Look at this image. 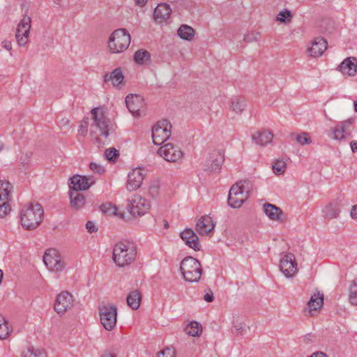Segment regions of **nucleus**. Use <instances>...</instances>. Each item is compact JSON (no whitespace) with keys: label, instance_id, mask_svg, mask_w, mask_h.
Instances as JSON below:
<instances>
[{"label":"nucleus","instance_id":"obj_1","mask_svg":"<svg viewBox=\"0 0 357 357\" xmlns=\"http://www.w3.org/2000/svg\"><path fill=\"white\" fill-rule=\"evenodd\" d=\"M44 211L38 203L29 202L22 206L20 218L22 227L26 230L37 228L43 221Z\"/></svg>","mask_w":357,"mask_h":357},{"label":"nucleus","instance_id":"obj_2","mask_svg":"<svg viewBox=\"0 0 357 357\" xmlns=\"http://www.w3.org/2000/svg\"><path fill=\"white\" fill-rule=\"evenodd\" d=\"M130 40V35L126 29H117L109 37L108 50L112 54L122 53L128 48Z\"/></svg>","mask_w":357,"mask_h":357},{"label":"nucleus","instance_id":"obj_3","mask_svg":"<svg viewBox=\"0 0 357 357\" xmlns=\"http://www.w3.org/2000/svg\"><path fill=\"white\" fill-rule=\"evenodd\" d=\"M180 271L186 282H197L202 274L201 263L192 257H185L180 264Z\"/></svg>","mask_w":357,"mask_h":357},{"label":"nucleus","instance_id":"obj_4","mask_svg":"<svg viewBox=\"0 0 357 357\" xmlns=\"http://www.w3.org/2000/svg\"><path fill=\"white\" fill-rule=\"evenodd\" d=\"M136 256L135 248L122 242L115 244L113 248V260L119 267L130 264Z\"/></svg>","mask_w":357,"mask_h":357},{"label":"nucleus","instance_id":"obj_5","mask_svg":"<svg viewBox=\"0 0 357 357\" xmlns=\"http://www.w3.org/2000/svg\"><path fill=\"white\" fill-rule=\"evenodd\" d=\"M91 113L93 119L92 126L96 129L100 136L107 138L113 130V125L105 116L104 109L101 107H96L91 110Z\"/></svg>","mask_w":357,"mask_h":357},{"label":"nucleus","instance_id":"obj_6","mask_svg":"<svg viewBox=\"0 0 357 357\" xmlns=\"http://www.w3.org/2000/svg\"><path fill=\"white\" fill-rule=\"evenodd\" d=\"M354 123V119L352 118L338 122L331 129V138L340 143L345 142L352 136L351 128Z\"/></svg>","mask_w":357,"mask_h":357},{"label":"nucleus","instance_id":"obj_7","mask_svg":"<svg viewBox=\"0 0 357 357\" xmlns=\"http://www.w3.org/2000/svg\"><path fill=\"white\" fill-rule=\"evenodd\" d=\"M100 321L107 331L113 330L116 326L117 307L113 304L99 307Z\"/></svg>","mask_w":357,"mask_h":357},{"label":"nucleus","instance_id":"obj_8","mask_svg":"<svg viewBox=\"0 0 357 357\" xmlns=\"http://www.w3.org/2000/svg\"><path fill=\"white\" fill-rule=\"evenodd\" d=\"M245 183L239 182L231 188L228 195V204L230 207L239 208L248 199L249 193L245 190Z\"/></svg>","mask_w":357,"mask_h":357},{"label":"nucleus","instance_id":"obj_9","mask_svg":"<svg viewBox=\"0 0 357 357\" xmlns=\"http://www.w3.org/2000/svg\"><path fill=\"white\" fill-rule=\"evenodd\" d=\"M172 125L165 119L158 121L152 128L151 135L155 145L163 144L171 136Z\"/></svg>","mask_w":357,"mask_h":357},{"label":"nucleus","instance_id":"obj_10","mask_svg":"<svg viewBox=\"0 0 357 357\" xmlns=\"http://www.w3.org/2000/svg\"><path fill=\"white\" fill-rule=\"evenodd\" d=\"M31 18L24 15L17 25L15 38L20 47H25L29 41Z\"/></svg>","mask_w":357,"mask_h":357},{"label":"nucleus","instance_id":"obj_11","mask_svg":"<svg viewBox=\"0 0 357 357\" xmlns=\"http://www.w3.org/2000/svg\"><path fill=\"white\" fill-rule=\"evenodd\" d=\"M130 213L133 216H141L144 215L150 209V202L145 198L135 195L128 205Z\"/></svg>","mask_w":357,"mask_h":357},{"label":"nucleus","instance_id":"obj_12","mask_svg":"<svg viewBox=\"0 0 357 357\" xmlns=\"http://www.w3.org/2000/svg\"><path fill=\"white\" fill-rule=\"evenodd\" d=\"M94 183L95 179L93 176L76 174L70 178L68 185L70 191H76L79 192V191L88 190Z\"/></svg>","mask_w":357,"mask_h":357},{"label":"nucleus","instance_id":"obj_13","mask_svg":"<svg viewBox=\"0 0 357 357\" xmlns=\"http://www.w3.org/2000/svg\"><path fill=\"white\" fill-rule=\"evenodd\" d=\"M280 269L287 278L294 277L298 272L295 256L291 253L282 255L280 260Z\"/></svg>","mask_w":357,"mask_h":357},{"label":"nucleus","instance_id":"obj_14","mask_svg":"<svg viewBox=\"0 0 357 357\" xmlns=\"http://www.w3.org/2000/svg\"><path fill=\"white\" fill-rule=\"evenodd\" d=\"M158 153L168 162H175L181 160L183 153L181 149L172 143H167L161 146Z\"/></svg>","mask_w":357,"mask_h":357},{"label":"nucleus","instance_id":"obj_15","mask_svg":"<svg viewBox=\"0 0 357 357\" xmlns=\"http://www.w3.org/2000/svg\"><path fill=\"white\" fill-rule=\"evenodd\" d=\"M43 261L49 270L54 272H60L65 267L64 262L58 255L56 250H48L43 256Z\"/></svg>","mask_w":357,"mask_h":357},{"label":"nucleus","instance_id":"obj_16","mask_svg":"<svg viewBox=\"0 0 357 357\" xmlns=\"http://www.w3.org/2000/svg\"><path fill=\"white\" fill-rule=\"evenodd\" d=\"M73 305V296L68 291L61 292L54 303V310L57 314H64Z\"/></svg>","mask_w":357,"mask_h":357},{"label":"nucleus","instance_id":"obj_17","mask_svg":"<svg viewBox=\"0 0 357 357\" xmlns=\"http://www.w3.org/2000/svg\"><path fill=\"white\" fill-rule=\"evenodd\" d=\"M144 174L145 170L139 167L130 171L128 175L126 188L129 191H133L140 188L144 178Z\"/></svg>","mask_w":357,"mask_h":357},{"label":"nucleus","instance_id":"obj_18","mask_svg":"<svg viewBox=\"0 0 357 357\" xmlns=\"http://www.w3.org/2000/svg\"><path fill=\"white\" fill-rule=\"evenodd\" d=\"M215 223L211 217L204 215L200 218L196 224V231L199 235L206 236L213 231Z\"/></svg>","mask_w":357,"mask_h":357},{"label":"nucleus","instance_id":"obj_19","mask_svg":"<svg viewBox=\"0 0 357 357\" xmlns=\"http://www.w3.org/2000/svg\"><path fill=\"white\" fill-rule=\"evenodd\" d=\"M324 305V294L319 291H315L307 303V309L311 316L314 312L319 311Z\"/></svg>","mask_w":357,"mask_h":357},{"label":"nucleus","instance_id":"obj_20","mask_svg":"<svg viewBox=\"0 0 357 357\" xmlns=\"http://www.w3.org/2000/svg\"><path fill=\"white\" fill-rule=\"evenodd\" d=\"M263 211L268 219L272 221L282 222L284 220L283 211L274 204L265 203L263 205Z\"/></svg>","mask_w":357,"mask_h":357},{"label":"nucleus","instance_id":"obj_21","mask_svg":"<svg viewBox=\"0 0 357 357\" xmlns=\"http://www.w3.org/2000/svg\"><path fill=\"white\" fill-rule=\"evenodd\" d=\"M181 238L189 248L195 251L200 250L199 238L192 229H185L181 233Z\"/></svg>","mask_w":357,"mask_h":357},{"label":"nucleus","instance_id":"obj_22","mask_svg":"<svg viewBox=\"0 0 357 357\" xmlns=\"http://www.w3.org/2000/svg\"><path fill=\"white\" fill-rule=\"evenodd\" d=\"M127 108L133 116H139L143 107V98L139 95H128L126 98Z\"/></svg>","mask_w":357,"mask_h":357},{"label":"nucleus","instance_id":"obj_23","mask_svg":"<svg viewBox=\"0 0 357 357\" xmlns=\"http://www.w3.org/2000/svg\"><path fill=\"white\" fill-rule=\"evenodd\" d=\"M172 13V9L167 3H159L153 11L154 20L161 24L169 19Z\"/></svg>","mask_w":357,"mask_h":357},{"label":"nucleus","instance_id":"obj_24","mask_svg":"<svg viewBox=\"0 0 357 357\" xmlns=\"http://www.w3.org/2000/svg\"><path fill=\"white\" fill-rule=\"evenodd\" d=\"M225 160L224 153L220 150L213 151L208 159V170L215 172L219 170Z\"/></svg>","mask_w":357,"mask_h":357},{"label":"nucleus","instance_id":"obj_25","mask_svg":"<svg viewBox=\"0 0 357 357\" xmlns=\"http://www.w3.org/2000/svg\"><path fill=\"white\" fill-rule=\"evenodd\" d=\"M327 48V42L323 38H316L307 48V52L312 57H319Z\"/></svg>","mask_w":357,"mask_h":357},{"label":"nucleus","instance_id":"obj_26","mask_svg":"<svg viewBox=\"0 0 357 357\" xmlns=\"http://www.w3.org/2000/svg\"><path fill=\"white\" fill-rule=\"evenodd\" d=\"M338 70L344 75L355 76L357 73V59L355 57L345 59L338 66Z\"/></svg>","mask_w":357,"mask_h":357},{"label":"nucleus","instance_id":"obj_27","mask_svg":"<svg viewBox=\"0 0 357 357\" xmlns=\"http://www.w3.org/2000/svg\"><path fill=\"white\" fill-rule=\"evenodd\" d=\"M124 76L121 68H115L110 74H106L104 76V81L107 82L111 81L112 85L116 88H121L123 84Z\"/></svg>","mask_w":357,"mask_h":357},{"label":"nucleus","instance_id":"obj_28","mask_svg":"<svg viewBox=\"0 0 357 357\" xmlns=\"http://www.w3.org/2000/svg\"><path fill=\"white\" fill-rule=\"evenodd\" d=\"M273 138V134L268 130L257 132L252 135V139L257 144L266 146L271 143Z\"/></svg>","mask_w":357,"mask_h":357},{"label":"nucleus","instance_id":"obj_29","mask_svg":"<svg viewBox=\"0 0 357 357\" xmlns=\"http://www.w3.org/2000/svg\"><path fill=\"white\" fill-rule=\"evenodd\" d=\"M69 197L70 206L73 208L78 210L85 205L86 198L82 194L76 191H70Z\"/></svg>","mask_w":357,"mask_h":357},{"label":"nucleus","instance_id":"obj_30","mask_svg":"<svg viewBox=\"0 0 357 357\" xmlns=\"http://www.w3.org/2000/svg\"><path fill=\"white\" fill-rule=\"evenodd\" d=\"M13 186L6 180H0V202L2 201H10Z\"/></svg>","mask_w":357,"mask_h":357},{"label":"nucleus","instance_id":"obj_31","mask_svg":"<svg viewBox=\"0 0 357 357\" xmlns=\"http://www.w3.org/2000/svg\"><path fill=\"white\" fill-rule=\"evenodd\" d=\"M127 303L132 310H137L139 307L142 301V296L138 290L130 292L126 298Z\"/></svg>","mask_w":357,"mask_h":357},{"label":"nucleus","instance_id":"obj_32","mask_svg":"<svg viewBox=\"0 0 357 357\" xmlns=\"http://www.w3.org/2000/svg\"><path fill=\"white\" fill-rule=\"evenodd\" d=\"M21 357H46V354L43 349L29 346L23 349Z\"/></svg>","mask_w":357,"mask_h":357},{"label":"nucleus","instance_id":"obj_33","mask_svg":"<svg viewBox=\"0 0 357 357\" xmlns=\"http://www.w3.org/2000/svg\"><path fill=\"white\" fill-rule=\"evenodd\" d=\"M231 109L236 114H241L246 107L245 98L241 96L234 97L231 102Z\"/></svg>","mask_w":357,"mask_h":357},{"label":"nucleus","instance_id":"obj_34","mask_svg":"<svg viewBox=\"0 0 357 357\" xmlns=\"http://www.w3.org/2000/svg\"><path fill=\"white\" fill-rule=\"evenodd\" d=\"M178 36L185 40H191L195 36V30L190 26L182 24L177 31Z\"/></svg>","mask_w":357,"mask_h":357},{"label":"nucleus","instance_id":"obj_35","mask_svg":"<svg viewBox=\"0 0 357 357\" xmlns=\"http://www.w3.org/2000/svg\"><path fill=\"white\" fill-rule=\"evenodd\" d=\"M184 331L190 336L198 337L202 332V327L197 321H192L185 326Z\"/></svg>","mask_w":357,"mask_h":357},{"label":"nucleus","instance_id":"obj_36","mask_svg":"<svg viewBox=\"0 0 357 357\" xmlns=\"http://www.w3.org/2000/svg\"><path fill=\"white\" fill-rule=\"evenodd\" d=\"M100 210L107 215H114L119 218H123V214L119 212L116 206L112 205L110 202L102 204L100 206Z\"/></svg>","mask_w":357,"mask_h":357},{"label":"nucleus","instance_id":"obj_37","mask_svg":"<svg viewBox=\"0 0 357 357\" xmlns=\"http://www.w3.org/2000/svg\"><path fill=\"white\" fill-rule=\"evenodd\" d=\"M325 216L328 218L333 219L338 217L340 209L337 203H331L327 205L324 210Z\"/></svg>","mask_w":357,"mask_h":357},{"label":"nucleus","instance_id":"obj_38","mask_svg":"<svg viewBox=\"0 0 357 357\" xmlns=\"http://www.w3.org/2000/svg\"><path fill=\"white\" fill-rule=\"evenodd\" d=\"M134 59L138 64H145L150 61V54L146 50H139L135 53Z\"/></svg>","mask_w":357,"mask_h":357},{"label":"nucleus","instance_id":"obj_39","mask_svg":"<svg viewBox=\"0 0 357 357\" xmlns=\"http://www.w3.org/2000/svg\"><path fill=\"white\" fill-rule=\"evenodd\" d=\"M272 169L274 174L281 175L286 171L287 162L284 159L276 160L272 164Z\"/></svg>","mask_w":357,"mask_h":357},{"label":"nucleus","instance_id":"obj_40","mask_svg":"<svg viewBox=\"0 0 357 357\" xmlns=\"http://www.w3.org/2000/svg\"><path fill=\"white\" fill-rule=\"evenodd\" d=\"M11 330L8 326V321L2 316H0V339L5 340L8 337Z\"/></svg>","mask_w":357,"mask_h":357},{"label":"nucleus","instance_id":"obj_41","mask_svg":"<svg viewBox=\"0 0 357 357\" xmlns=\"http://www.w3.org/2000/svg\"><path fill=\"white\" fill-rule=\"evenodd\" d=\"M160 185L158 180H153L151 181L149 189L148 195L153 199H156L160 194Z\"/></svg>","mask_w":357,"mask_h":357},{"label":"nucleus","instance_id":"obj_42","mask_svg":"<svg viewBox=\"0 0 357 357\" xmlns=\"http://www.w3.org/2000/svg\"><path fill=\"white\" fill-rule=\"evenodd\" d=\"M292 17L293 15L291 11L283 9L278 13L275 20L281 23L287 24L291 22Z\"/></svg>","mask_w":357,"mask_h":357},{"label":"nucleus","instance_id":"obj_43","mask_svg":"<svg viewBox=\"0 0 357 357\" xmlns=\"http://www.w3.org/2000/svg\"><path fill=\"white\" fill-rule=\"evenodd\" d=\"M296 142L301 146L310 144L312 142V138L308 132H303L295 135Z\"/></svg>","mask_w":357,"mask_h":357},{"label":"nucleus","instance_id":"obj_44","mask_svg":"<svg viewBox=\"0 0 357 357\" xmlns=\"http://www.w3.org/2000/svg\"><path fill=\"white\" fill-rule=\"evenodd\" d=\"M349 301L352 305H357V278L351 282Z\"/></svg>","mask_w":357,"mask_h":357},{"label":"nucleus","instance_id":"obj_45","mask_svg":"<svg viewBox=\"0 0 357 357\" xmlns=\"http://www.w3.org/2000/svg\"><path fill=\"white\" fill-rule=\"evenodd\" d=\"M10 201H2L0 202V218H3L10 214L11 207L9 204Z\"/></svg>","mask_w":357,"mask_h":357},{"label":"nucleus","instance_id":"obj_46","mask_svg":"<svg viewBox=\"0 0 357 357\" xmlns=\"http://www.w3.org/2000/svg\"><path fill=\"white\" fill-rule=\"evenodd\" d=\"M119 155V151L114 148L108 149L105 151V157L109 161H114Z\"/></svg>","mask_w":357,"mask_h":357},{"label":"nucleus","instance_id":"obj_47","mask_svg":"<svg viewBox=\"0 0 357 357\" xmlns=\"http://www.w3.org/2000/svg\"><path fill=\"white\" fill-rule=\"evenodd\" d=\"M260 34L257 32H250L244 36V41L246 43H252L257 41L259 39Z\"/></svg>","mask_w":357,"mask_h":357},{"label":"nucleus","instance_id":"obj_48","mask_svg":"<svg viewBox=\"0 0 357 357\" xmlns=\"http://www.w3.org/2000/svg\"><path fill=\"white\" fill-rule=\"evenodd\" d=\"M91 170L98 174H102L105 172V167L96 162H91L89 165Z\"/></svg>","mask_w":357,"mask_h":357},{"label":"nucleus","instance_id":"obj_49","mask_svg":"<svg viewBox=\"0 0 357 357\" xmlns=\"http://www.w3.org/2000/svg\"><path fill=\"white\" fill-rule=\"evenodd\" d=\"M86 229H87L88 232H89L91 234L96 232L98 230V228L96 226V224L93 221H88L86 223Z\"/></svg>","mask_w":357,"mask_h":357},{"label":"nucleus","instance_id":"obj_50","mask_svg":"<svg viewBox=\"0 0 357 357\" xmlns=\"http://www.w3.org/2000/svg\"><path fill=\"white\" fill-rule=\"evenodd\" d=\"M214 299L213 293L211 289H208L207 291H206L204 296V300L206 302H212Z\"/></svg>","mask_w":357,"mask_h":357},{"label":"nucleus","instance_id":"obj_51","mask_svg":"<svg viewBox=\"0 0 357 357\" xmlns=\"http://www.w3.org/2000/svg\"><path fill=\"white\" fill-rule=\"evenodd\" d=\"M158 357H174V355L172 350L167 349L159 354Z\"/></svg>","mask_w":357,"mask_h":357},{"label":"nucleus","instance_id":"obj_52","mask_svg":"<svg viewBox=\"0 0 357 357\" xmlns=\"http://www.w3.org/2000/svg\"><path fill=\"white\" fill-rule=\"evenodd\" d=\"M1 45L5 50L8 51H10L12 49V43L10 40H5L2 41Z\"/></svg>","mask_w":357,"mask_h":357},{"label":"nucleus","instance_id":"obj_53","mask_svg":"<svg viewBox=\"0 0 357 357\" xmlns=\"http://www.w3.org/2000/svg\"><path fill=\"white\" fill-rule=\"evenodd\" d=\"M350 215L353 219H357V205H354L352 206Z\"/></svg>","mask_w":357,"mask_h":357},{"label":"nucleus","instance_id":"obj_54","mask_svg":"<svg viewBox=\"0 0 357 357\" xmlns=\"http://www.w3.org/2000/svg\"><path fill=\"white\" fill-rule=\"evenodd\" d=\"M87 133V126L86 124L85 126L81 125L79 130V134L84 136Z\"/></svg>","mask_w":357,"mask_h":357},{"label":"nucleus","instance_id":"obj_55","mask_svg":"<svg viewBox=\"0 0 357 357\" xmlns=\"http://www.w3.org/2000/svg\"><path fill=\"white\" fill-rule=\"evenodd\" d=\"M350 146H351V151L353 153L356 152L357 151V140L351 142Z\"/></svg>","mask_w":357,"mask_h":357},{"label":"nucleus","instance_id":"obj_56","mask_svg":"<svg viewBox=\"0 0 357 357\" xmlns=\"http://www.w3.org/2000/svg\"><path fill=\"white\" fill-rule=\"evenodd\" d=\"M235 329L237 331L238 334H243V332L245 331V328L241 325L235 326Z\"/></svg>","mask_w":357,"mask_h":357},{"label":"nucleus","instance_id":"obj_57","mask_svg":"<svg viewBox=\"0 0 357 357\" xmlns=\"http://www.w3.org/2000/svg\"><path fill=\"white\" fill-rule=\"evenodd\" d=\"M101 357H117V356L115 354H113L110 351H105V352H104V354L102 355Z\"/></svg>","mask_w":357,"mask_h":357},{"label":"nucleus","instance_id":"obj_58","mask_svg":"<svg viewBox=\"0 0 357 357\" xmlns=\"http://www.w3.org/2000/svg\"><path fill=\"white\" fill-rule=\"evenodd\" d=\"M135 1L137 6L142 7V6H145V4L147 3L148 0H135Z\"/></svg>","mask_w":357,"mask_h":357},{"label":"nucleus","instance_id":"obj_59","mask_svg":"<svg viewBox=\"0 0 357 357\" xmlns=\"http://www.w3.org/2000/svg\"><path fill=\"white\" fill-rule=\"evenodd\" d=\"M3 275V271L0 269V284L2 282Z\"/></svg>","mask_w":357,"mask_h":357},{"label":"nucleus","instance_id":"obj_60","mask_svg":"<svg viewBox=\"0 0 357 357\" xmlns=\"http://www.w3.org/2000/svg\"><path fill=\"white\" fill-rule=\"evenodd\" d=\"M354 109H355V111L357 112V101H354Z\"/></svg>","mask_w":357,"mask_h":357},{"label":"nucleus","instance_id":"obj_61","mask_svg":"<svg viewBox=\"0 0 357 357\" xmlns=\"http://www.w3.org/2000/svg\"><path fill=\"white\" fill-rule=\"evenodd\" d=\"M308 337H311V335H307V336L305 337V341L308 343V341H307V338Z\"/></svg>","mask_w":357,"mask_h":357},{"label":"nucleus","instance_id":"obj_62","mask_svg":"<svg viewBox=\"0 0 357 357\" xmlns=\"http://www.w3.org/2000/svg\"><path fill=\"white\" fill-rule=\"evenodd\" d=\"M3 149V146L0 145V151Z\"/></svg>","mask_w":357,"mask_h":357},{"label":"nucleus","instance_id":"obj_63","mask_svg":"<svg viewBox=\"0 0 357 357\" xmlns=\"http://www.w3.org/2000/svg\"><path fill=\"white\" fill-rule=\"evenodd\" d=\"M311 341V339H310L309 337L307 338V341Z\"/></svg>","mask_w":357,"mask_h":357},{"label":"nucleus","instance_id":"obj_64","mask_svg":"<svg viewBox=\"0 0 357 357\" xmlns=\"http://www.w3.org/2000/svg\"><path fill=\"white\" fill-rule=\"evenodd\" d=\"M311 341V339H310L309 337L307 338V341Z\"/></svg>","mask_w":357,"mask_h":357}]
</instances>
